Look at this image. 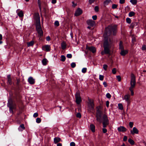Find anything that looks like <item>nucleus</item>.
<instances>
[{
    "label": "nucleus",
    "mask_w": 146,
    "mask_h": 146,
    "mask_svg": "<svg viewBox=\"0 0 146 146\" xmlns=\"http://www.w3.org/2000/svg\"><path fill=\"white\" fill-rule=\"evenodd\" d=\"M41 119L40 118H37L36 119V122L37 123H39L41 122Z\"/></svg>",
    "instance_id": "nucleus-39"
},
{
    "label": "nucleus",
    "mask_w": 146,
    "mask_h": 146,
    "mask_svg": "<svg viewBox=\"0 0 146 146\" xmlns=\"http://www.w3.org/2000/svg\"><path fill=\"white\" fill-rule=\"evenodd\" d=\"M87 68H83L82 70V72L83 73H85L87 71Z\"/></svg>",
    "instance_id": "nucleus-36"
},
{
    "label": "nucleus",
    "mask_w": 146,
    "mask_h": 146,
    "mask_svg": "<svg viewBox=\"0 0 146 146\" xmlns=\"http://www.w3.org/2000/svg\"><path fill=\"white\" fill-rule=\"evenodd\" d=\"M130 131L131 134L133 135L135 134H138L139 132L138 130L135 127H133L132 129H131Z\"/></svg>",
    "instance_id": "nucleus-10"
},
{
    "label": "nucleus",
    "mask_w": 146,
    "mask_h": 146,
    "mask_svg": "<svg viewBox=\"0 0 146 146\" xmlns=\"http://www.w3.org/2000/svg\"><path fill=\"white\" fill-rule=\"evenodd\" d=\"M127 140V137L126 136H124L123 138V140L124 141H126Z\"/></svg>",
    "instance_id": "nucleus-57"
},
{
    "label": "nucleus",
    "mask_w": 146,
    "mask_h": 146,
    "mask_svg": "<svg viewBox=\"0 0 146 146\" xmlns=\"http://www.w3.org/2000/svg\"><path fill=\"white\" fill-rule=\"evenodd\" d=\"M106 97L107 98H110L111 97V95L109 93H108L106 94Z\"/></svg>",
    "instance_id": "nucleus-48"
},
{
    "label": "nucleus",
    "mask_w": 146,
    "mask_h": 146,
    "mask_svg": "<svg viewBox=\"0 0 146 146\" xmlns=\"http://www.w3.org/2000/svg\"><path fill=\"white\" fill-rule=\"evenodd\" d=\"M130 2L133 5H136L137 3V0H130Z\"/></svg>",
    "instance_id": "nucleus-34"
},
{
    "label": "nucleus",
    "mask_w": 146,
    "mask_h": 146,
    "mask_svg": "<svg viewBox=\"0 0 146 146\" xmlns=\"http://www.w3.org/2000/svg\"><path fill=\"white\" fill-rule=\"evenodd\" d=\"M133 123L132 122H130L129 123V126L131 128H132L133 127Z\"/></svg>",
    "instance_id": "nucleus-42"
},
{
    "label": "nucleus",
    "mask_w": 146,
    "mask_h": 146,
    "mask_svg": "<svg viewBox=\"0 0 146 146\" xmlns=\"http://www.w3.org/2000/svg\"><path fill=\"white\" fill-rule=\"evenodd\" d=\"M128 141L132 145H133L134 144V141L131 139H129Z\"/></svg>",
    "instance_id": "nucleus-31"
},
{
    "label": "nucleus",
    "mask_w": 146,
    "mask_h": 146,
    "mask_svg": "<svg viewBox=\"0 0 146 146\" xmlns=\"http://www.w3.org/2000/svg\"><path fill=\"white\" fill-rule=\"evenodd\" d=\"M9 111L10 112L13 113V109H15V105L13 104L9 107Z\"/></svg>",
    "instance_id": "nucleus-18"
},
{
    "label": "nucleus",
    "mask_w": 146,
    "mask_h": 146,
    "mask_svg": "<svg viewBox=\"0 0 146 146\" xmlns=\"http://www.w3.org/2000/svg\"><path fill=\"white\" fill-rule=\"evenodd\" d=\"M34 44V42L33 41H31L30 42L27 43V46L28 47L33 46Z\"/></svg>",
    "instance_id": "nucleus-24"
},
{
    "label": "nucleus",
    "mask_w": 146,
    "mask_h": 146,
    "mask_svg": "<svg viewBox=\"0 0 146 146\" xmlns=\"http://www.w3.org/2000/svg\"><path fill=\"white\" fill-rule=\"evenodd\" d=\"M20 82V80L19 79H17L16 84L18 85Z\"/></svg>",
    "instance_id": "nucleus-51"
},
{
    "label": "nucleus",
    "mask_w": 146,
    "mask_h": 146,
    "mask_svg": "<svg viewBox=\"0 0 146 146\" xmlns=\"http://www.w3.org/2000/svg\"><path fill=\"white\" fill-rule=\"evenodd\" d=\"M28 81L29 83L31 84H33L35 82V80L31 77H30L29 78Z\"/></svg>",
    "instance_id": "nucleus-15"
},
{
    "label": "nucleus",
    "mask_w": 146,
    "mask_h": 146,
    "mask_svg": "<svg viewBox=\"0 0 146 146\" xmlns=\"http://www.w3.org/2000/svg\"><path fill=\"white\" fill-rule=\"evenodd\" d=\"M7 84L8 85H11L12 84L14 85V82H12L10 75H8L7 76Z\"/></svg>",
    "instance_id": "nucleus-11"
},
{
    "label": "nucleus",
    "mask_w": 146,
    "mask_h": 146,
    "mask_svg": "<svg viewBox=\"0 0 146 146\" xmlns=\"http://www.w3.org/2000/svg\"><path fill=\"white\" fill-rule=\"evenodd\" d=\"M103 84L104 85V86L105 87H106L107 86V83L105 82H103Z\"/></svg>",
    "instance_id": "nucleus-60"
},
{
    "label": "nucleus",
    "mask_w": 146,
    "mask_h": 146,
    "mask_svg": "<svg viewBox=\"0 0 146 146\" xmlns=\"http://www.w3.org/2000/svg\"><path fill=\"white\" fill-rule=\"evenodd\" d=\"M96 12H98V11L99 10V8L98 7V6H96L94 8Z\"/></svg>",
    "instance_id": "nucleus-54"
},
{
    "label": "nucleus",
    "mask_w": 146,
    "mask_h": 146,
    "mask_svg": "<svg viewBox=\"0 0 146 146\" xmlns=\"http://www.w3.org/2000/svg\"><path fill=\"white\" fill-rule=\"evenodd\" d=\"M71 66L72 68L75 67L76 66V64L75 62H72L71 64Z\"/></svg>",
    "instance_id": "nucleus-38"
},
{
    "label": "nucleus",
    "mask_w": 146,
    "mask_h": 146,
    "mask_svg": "<svg viewBox=\"0 0 146 146\" xmlns=\"http://www.w3.org/2000/svg\"><path fill=\"white\" fill-rule=\"evenodd\" d=\"M42 62L43 65H46L47 64V59L46 58L43 59L42 60Z\"/></svg>",
    "instance_id": "nucleus-29"
},
{
    "label": "nucleus",
    "mask_w": 146,
    "mask_h": 146,
    "mask_svg": "<svg viewBox=\"0 0 146 146\" xmlns=\"http://www.w3.org/2000/svg\"><path fill=\"white\" fill-rule=\"evenodd\" d=\"M87 23L88 25L91 27L93 26L95 24V22L92 19L88 20Z\"/></svg>",
    "instance_id": "nucleus-14"
},
{
    "label": "nucleus",
    "mask_w": 146,
    "mask_h": 146,
    "mask_svg": "<svg viewBox=\"0 0 146 146\" xmlns=\"http://www.w3.org/2000/svg\"><path fill=\"white\" fill-rule=\"evenodd\" d=\"M128 53L127 50H121L120 53L122 56H125Z\"/></svg>",
    "instance_id": "nucleus-20"
},
{
    "label": "nucleus",
    "mask_w": 146,
    "mask_h": 146,
    "mask_svg": "<svg viewBox=\"0 0 146 146\" xmlns=\"http://www.w3.org/2000/svg\"><path fill=\"white\" fill-rule=\"evenodd\" d=\"M118 108L120 110H122L123 109V107L122 104H118Z\"/></svg>",
    "instance_id": "nucleus-33"
},
{
    "label": "nucleus",
    "mask_w": 146,
    "mask_h": 146,
    "mask_svg": "<svg viewBox=\"0 0 146 146\" xmlns=\"http://www.w3.org/2000/svg\"><path fill=\"white\" fill-rule=\"evenodd\" d=\"M17 14L20 17H22L23 16V14L22 11H20Z\"/></svg>",
    "instance_id": "nucleus-28"
},
{
    "label": "nucleus",
    "mask_w": 146,
    "mask_h": 146,
    "mask_svg": "<svg viewBox=\"0 0 146 146\" xmlns=\"http://www.w3.org/2000/svg\"><path fill=\"white\" fill-rule=\"evenodd\" d=\"M54 24L55 26H58L59 25V22L57 21H56L54 22Z\"/></svg>",
    "instance_id": "nucleus-40"
},
{
    "label": "nucleus",
    "mask_w": 146,
    "mask_h": 146,
    "mask_svg": "<svg viewBox=\"0 0 146 146\" xmlns=\"http://www.w3.org/2000/svg\"><path fill=\"white\" fill-rule=\"evenodd\" d=\"M117 79L118 81H120L121 80V78L119 76H117Z\"/></svg>",
    "instance_id": "nucleus-50"
},
{
    "label": "nucleus",
    "mask_w": 146,
    "mask_h": 146,
    "mask_svg": "<svg viewBox=\"0 0 146 146\" xmlns=\"http://www.w3.org/2000/svg\"><path fill=\"white\" fill-rule=\"evenodd\" d=\"M108 68V66L106 64H104L103 65V68L104 69L106 70Z\"/></svg>",
    "instance_id": "nucleus-45"
},
{
    "label": "nucleus",
    "mask_w": 146,
    "mask_h": 146,
    "mask_svg": "<svg viewBox=\"0 0 146 146\" xmlns=\"http://www.w3.org/2000/svg\"><path fill=\"white\" fill-rule=\"evenodd\" d=\"M65 56L63 55H61V60L62 62H64L65 61Z\"/></svg>",
    "instance_id": "nucleus-32"
},
{
    "label": "nucleus",
    "mask_w": 146,
    "mask_h": 146,
    "mask_svg": "<svg viewBox=\"0 0 146 146\" xmlns=\"http://www.w3.org/2000/svg\"><path fill=\"white\" fill-rule=\"evenodd\" d=\"M70 146H75V143L73 142H71L70 144Z\"/></svg>",
    "instance_id": "nucleus-49"
},
{
    "label": "nucleus",
    "mask_w": 146,
    "mask_h": 146,
    "mask_svg": "<svg viewBox=\"0 0 146 146\" xmlns=\"http://www.w3.org/2000/svg\"><path fill=\"white\" fill-rule=\"evenodd\" d=\"M103 121L102 123L103 127L105 128L106 127L109 123L108 117L106 115L104 114V115L103 116Z\"/></svg>",
    "instance_id": "nucleus-6"
},
{
    "label": "nucleus",
    "mask_w": 146,
    "mask_h": 146,
    "mask_svg": "<svg viewBox=\"0 0 146 146\" xmlns=\"http://www.w3.org/2000/svg\"><path fill=\"white\" fill-rule=\"evenodd\" d=\"M76 101V104H79L81 102V100L80 94L78 93H76L75 95Z\"/></svg>",
    "instance_id": "nucleus-9"
},
{
    "label": "nucleus",
    "mask_w": 146,
    "mask_h": 146,
    "mask_svg": "<svg viewBox=\"0 0 146 146\" xmlns=\"http://www.w3.org/2000/svg\"><path fill=\"white\" fill-rule=\"evenodd\" d=\"M36 30L40 36H43V32L41 28L39 18H37L36 20Z\"/></svg>",
    "instance_id": "nucleus-4"
},
{
    "label": "nucleus",
    "mask_w": 146,
    "mask_h": 146,
    "mask_svg": "<svg viewBox=\"0 0 146 146\" xmlns=\"http://www.w3.org/2000/svg\"><path fill=\"white\" fill-rule=\"evenodd\" d=\"M135 41V38L134 37H133L132 38V42L133 43Z\"/></svg>",
    "instance_id": "nucleus-64"
},
{
    "label": "nucleus",
    "mask_w": 146,
    "mask_h": 146,
    "mask_svg": "<svg viewBox=\"0 0 146 146\" xmlns=\"http://www.w3.org/2000/svg\"><path fill=\"white\" fill-rule=\"evenodd\" d=\"M24 125L22 124L20 125L18 128V130L19 131H22L23 130L25 129Z\"/></svg>",
    "instance_id": "nucleus-19"
},
{
    "label": "nucleus",
    "mask_w": 146,
    "mask_h": 146,
    "mask_svg": "<svg viewBox=\"0 0 146 146\" xmlns=\"http://www.w3.org/2000/svg\"><path fill=\"white\" fill-rule=\"evenodd\" d=\"M62 48L63 50L66 47V44L65 42L63 41L61 43Z\"/></svg>",
    "instance_id": "nucleus-21"
},
{
    "label": "nucleus",
    "mask_w": 146,
    "mask_h": 146,
    "mask_svg": "<svg viewBox=\"0 0 146 146\" xmlns=\"http://www.w3.org/2000/svg\"><path fill=\"white\" fill-rule=\"evenodd\" d=\"M72 6L73 7H75L76 6V3H74V1H72Z\"/></svg>",
    "instance_id": "nucleus-63"
},
{
    "label": "nucleus",
    "mask_w": 146,
    "mask_h": 146,
    "mask_svg": "<svg viewBox=\"0 0 146 146\" xmlns=\"http://www.w3.org/2000/svg\"><path fill=\"white\" fill-rule=\"evenodd\" d=\"M111 42L110 40H109L105 38L104 43L103 47L104 52H102L101 54L104 55L105 54H109L110 53V48L111 47Z\"/></svg>",
    "instance_id": "nucleus-1"
},
{
    "label": "nucleus",
    "mask_w": 146,
    "mask_h": 146,
    "mask_svg": "<svg viewBox=\"0 0 146 146\" xmlns=\"http://www.w3.org/2000/svg\"><path fill=\"white\" fill-rule=\"evenodd\" d=\"M88 105L89 108L91 110H93L94 109V105L93 100L88 99Z\"/></svg>",
    "instance_id": "nucleus-7"
},
{
    "label": "nucleus",
    "mask_w": 146,
    "mask_h": 146,
    "mask_svg": "<svg viewBox=\"0 0 146 146\" xmlns=\"http://www.w3.org/2000/svg\"><path fill=\"white\" fill-rule=\"evenodd\" d=\"M87 48L93 53H94L96 51V48L93 46L87 47Z\"/></svg>",
    "instance_id": "nucleus-17"
},
{
    "label": "nucleus",
    "mask_w": 146,
    "mask_h": 146,
    "mask_svg": "<svg viewBox=\"0 0 146 146\" xmlns=\"http://www.w3.org/2000/svg\"><path fill=\"white\" fill-rule=\"evenodd\" d=\"M95 0H89V2L90 4H92L94 3Z\"/></svg>",
    "instance_id": "nucleus-56"
},
{
    "label": "nucleus",
    "mask_w": 146,
    "mask_h": 146,
    "mask_svg": "<svg viewBox=\"0 0 146 146\" xmlns=\"http://www.w3.org/2000/svg\"><path fill=\"white\" fill-rule=\"evenodd\" d=\"M119 48L121 50H123V47L122 45V42L120 41L119 44Z\"/></svg>",
    "instance_id": "nucleus-27"
},
{
    "label": "nucleus",
    "mask_w": 146,
    "mask_h": 146,
    "mask_svg": "<svg viewBox=\"0 0 146 146\" xmlns=\"http://www.w3.org/2000/svg\"><path fill=\"white\" fill-rule=\"evenodd\" d=\"M135 15V13L133 11H131L129 13V16L131 17L134 16Z\"/></svg>",
    "instance_id": "nucleus-30"
},
{
    "label": "nucleus",
    "mask_w": 146,
    "mask_h": 146,
    "mask_svg": "<svg viewBox=\"0 0 146 146\" xmlns=\"http://www.w3.org/2000/svg\"><path fill=\"white\" fill-rule=\"evenodd\" d=\"M46 40L48 41H49V40H50V37L49 36H47L46 37Z\"/></svg>",
    "instance_id": "nucleus-59"
},
{
    "label": "nucleus",
    "mask_w": 146,
    "mask_h": 146,
    "mask_svg": "<svg viewBox=\"0 0 146 146\" xmlns=\"http://www.w3.org/2000/svg\"><path fill=\"white\" fill-rule=\"evenodd\" d=\"M61 139L59 137H55L54 139V143H57L60 141Z\"/></svg>",
    "instance_id": "nucleus-23"
},
{
    "label": "nucleus",
    "mask_w": 146,
    "mask_h": 146,
    "mask_svg": "<svg viewBox=\"0 0 146 146\" xmlns=\"http://www.w3.org/2000/svg\"><path fill=\"white\" fill-rule=\"evenodd\" d=\"M38 113H35L34 114L33 116L34 117H36L38 116Z\"/></svg>",
    "instance_id": "nucleus-55"
},
{
    "label": "nucleus",
    "mask_w": 146,
    "mask_h": 146,
    "mask_svg": "<svg viewBox=\"0 0 146 146\" xmlns=\"http://www.w3.org/2000/svg\"><path fill=\"white\" fill-rule=\"evenodd\" d=\"M66 57L68 58H71L72 57V55L71 54H68L66 55Z\"/></svg>",
    "instance_id": "nucleus-46"
},
{
    "label": "nucleus",
    "mask_w": 146,
    "mask_h": 146,
    "mask_svg": "<svg viewBox=\"0 0 146 146\" xmlns=\"http://www.w3.org/2000/svg\"><path fill=\"white\" fill-rule=\"evenodd\" d=\"M117 6L118 5H116L115 4H113L112 5V8L113 9H116L117 8Z\"/></svg>",
    "instance_id": "nucleus-37"
},
{
    "label": "nucleus",
    "mask_w": 146,
    "mask_h": 146,
    "mask_svg": "<svg viewBox=\"0 0 146 146\" xmlns=\"http://www.w3.org/2000/svg\"><path fill=\"white\" fill-rule=\"evenodd\" d=\"M111 2V0H106L104 3V6L108 5V4Z\"/></svg>",
    "instance_id": "nucleus-26"
},
{
    "label": "nucleus",
    "mask_w": 146,
    "mask_h": 146,
    "mask_svg": "<svg viewBox=\"0 0 146 146\" xmlns=\"http://www.w3.org/2000/svg\"><path fill=\"white\" fill-rule=\"evenodd\" d=\"M42 48L43 50L47 52H49L50 50V46L49 45H46L43 46Z\"/></svg>",
    "instance_id": "nucleus-12"
},
{
    "label": "nucleus",
    "mask_w": 146,
    "mask_h": 146,
    "mask_svg": "<svg viewBox=\"0 0 146 146\" xmlns=\"http://www.w3.org/2000/svg\"><path fill=\"white\" fill-rule=\"evenodd\" d=\"M13 104L12 100L11 99H9L8 100V103H7V106L9 107Z\"/></svg>",
    "instance_id": "nucleus-22"
},
{
    "label": "nucleus",
    "mask_w": 146,
    "mask_h": 146,
    "mask_svg": "<svg viewBox=\"0 0 146 146\" xmlns=\"http://www.w3.org/2000/svg\"><path fill=\"white\" fill-rule=\"evenodd\" d=\"M102 111L99 110H98L97 111L96 114V120L100 123H101L102 121Z\"/></svg>",
    "instance_id": "nucleus-5"
},
{
    "label": "nucleus",
    "mask_w": 146,
    "mask_h": 146,
    "mask_svg": "<svg viewBox=\"0 0 146 146\" xmlns=\"http://www.w3.org/2000/svg\"><path fill=\"white\" fill-rule=\"evenodd\" d=\"M126 21L129 24H130L131 23V20L129 18H127L126 19Z\"/></svg>",
    "instance_id": "nucleus-35"
},
{
    "label": "nucleus",
    "mask_w": 146,
    "mask_h": 146,
    "mask_svg": "<svg viewBox=\"0 0 146 146\" xmlns=\"http://www.w3.org/2000/svg\"><path fill=\"white\" fill-rule=\"evenodd\" d=\"M136 84L135 77L133 74H131V80L130 81L131 86L129 88V90L131 92V95L133 96L134 94V93L133 90Z\"/></svg>",
    "instance_id": "nucleus-3"
},
{
    "label": "nucleus",
    "mask_w": 146,
    "mask_h": 146,
    "mask_svg": "<svg viewBox=\"0 0 146 146\" xmlns=\"http://www.w3.org/2000/svg\"><path fill=\"white\" fill-rule=\"evenodd\" d=\"M136 24V23H132L131 24V27L133 28L135 25Z\"/></svg>",
    "instance_id": "nucleus-61"
},
{
    "label": "nucleus",
    "mask_w": 146,
    "mask_h": 146,
    "mask_svg": "<svg viewBox=\"0 0 146 146\" xmlns=\"http://www.w3.org/2000/svg\"><path fill=\"white\" fill-rule=\"evenodd\" d=\"M117 130L119 132H124L126 131L127 129L124 126H121L118 127Z\"/></svg>",
    "instance_id": "nucleus-16"
},
{
    "label": "nucleus",
    "mask_w": 146,
    "mask_h": 146,
    "mask_svg": "<svg viewBox=\"0 0 146 146\" xmlns=\"http://www.w3.org/2000/svg\"><path fill=\"white\" fill-rule=\"evenodd\" d=\"M105 33L107 35H110L112 32L113 33V35H115L117 32V26H109L105 28Z\"/></svg>",
    "instance_id": "nucleus-2"
},
{
    "label": "nucleus",
    "mask_w": 146,
    "mask_h": 146,
    "mask_svg": "<svg viewBox=\"0 0 146 146\" xmlns=\"http://www.w3.org/2000/svg\"><path fill=\"white\" fill-rule=\"evenodd\" d=\"M142 49L143 50H146V46L145 45H143L142 47Z\"/></svg>",
    "instance_id": "nucleus-47"
},
{
    "label": "nucleus",
    "mask_w": 146,
    "mask_h": 146,
    "mask_svg": "<svg viewBox=\"0 0 146 146\" xmlns=\"http://www.w3.org/2000/svg\"><path fill=\"white\" fill-rule=\"evenodd\" d=\"M112 73L113 74H115L116 72V69L113 68L112 70Z\"/></svg>",
    "instance_id": "nucleus-44"
},
{
    "label": "nucleus",
    "mask_w": 146,
    "mask_h": 146,
    "mask_svg": "<svg viewBox=\"0 0 146 146\" xmlns=\"http://www.w3.org/2000/svg\"><path fill=\"white\" fill-rule=\"evenodd\" d=\"M82 13V11L80 8H78L76 11L74 15L76 16H78L81 14Z\"/></svg>",
    "instance_id": "nucleus-13"
},
{
    "label": "nucleus",
    "mask_w": 146,
    "mask_h": 146,
    "mask_svg": "<svg viewBox=\"0 0 146 146\" xmlns=\"http://www.w3.org/2000/svg\"><path fill=\"white\" fill-rule=\"evenodd\" d=\"M97 18V16L96 15H94L92 17V18L94 20H95Z\"/></svg>",
    "instance_id": "nucleus-53"
},
{
    "label": "nucleus",
    "mask_w": 146,
    "mask_h": 146,
    "mask_svg": "<svg viewBox=\"0 0 146 146\" xmlns=\"http://www.w3.org/2000/svg\"><path fill=\"white\" fill-rule=\"evenodd\" d=\"M125 2V0H119V3L121 4H123Z\"/></svg>",
    "instance_id": "nucleus-52"
},
{
    "label": "nucleus",
    "mask_w": 146,
    "mask_h": 146,
    "mask_svg": "<svg viewBox=\"0 0 146 146\" xmlns=\"http://www.w3.org/2000/svg\"><path fill=\"white\" fill-rule=\"evenodd\" d=\"M103 132L104 133H106L107 131V129L106 128H103L102 129Z\"/></svg>",
    "instance_id": "nucleus-58"
},
{
    "label": "nucleus",
    "mask_w": 146,
    "mask_h": 146,
    "mask_svg": "<svg viewBox=\"0 0 146 146\" xmlns=\"http://www.w3.org/2000/svg\"><path fill=\"white\" fill-rule=\"evenodd\" d=\"M104 78V76L103 75H100L99 79L100 80L102 81L103 80Z\"/></svg>",
    "instance_id": "nucleus-41"
},
{
    "label": "nucleus",
    "mask_w": 146,
    "mask_h": 146,
    "mask_svg": "<svg viewBox=\"0 0 146 146\" xmlns=\"http://www.w3.org/2000/svg\"><path fill=\"white\" fill-rule=\"evenodd\" d=\"M124 99L127 102V106H128L131 103V99L130 95L129 94H126L124 97Z\"/></svg>",
    "instance_id": "nucleus-8"
},
{
    "label": "nucleus",
    "mask_w": 146,
    "mask_h": 146,
    "mask_svg": "<svg viewBox=\"0 0 146 146\" xmlns=\"http://www.w3.org/2000/svg\"><path fill=\"white\" fill-rule=\"evenodd\" d=\"M95 126L93 124H91L90 125V128L91 130L93 132H94L95 131Z\"/></svg>",
    "instance_id": "nucleus-25"
},
{
    "label": "nucleus",
    "mask_w": 146,
    "mask_h": 146,
    "mask_svg": "<svg viewBox=\"0 0 146 146\" xmlns=\"http://www.w3.org/2000/svg\"><path fill=\"white\" fill-rule=\"evenodd\" d=\"M56 0H52L51 3L52 4H54L56 3Z\"/></svg>",
    "instance_id": "nucleus-62"
},
{
    "label": "nucleus",
    "mask_w": 146,
    "mask_h": 146,
    "mask_svg": "<svg viewBox=\"0 0 146 146\" xmlns=\"http://www.w3.org/2000/svg\"><path fill=\"white\" fill-rule=\"evenodd\" d=\"M76 116L77 117L80 118L81 117V115L80 113H78L76 115Z\"/></svg>",
    "instance_id": "nucleus-43"
}]
</instances>
